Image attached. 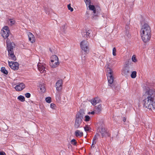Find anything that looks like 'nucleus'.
<instances>
[{
  "instance_id": "obj_38",
  "label": "nucleus",
  "mask_w": 155,
  "mask_h": 155,
  "mask_svg": "<svg viewBox=\"0 0 155 155\" xmlns=\"http://www.w3.org/2000/svg\"><path fill=\"white\" fill-rule=\"evenodd\" d=\"M116 50L115 48H114L113 49V54L114 56L116 55Z\"/></svg>"
},
{
  "instance_id": "obj_45",
  "label": "nucleus",
  "mask_w": 155,
  "mask_h": 155,
  "mask_svg": "<svg viewBox=\"0 0 155 155\" xmlns=\"http://www.w3.org/2000/svg\"><path fill=\"white\" fill-rule=\"evenodd\" d=\"M0 155H6L5 153L3 151H0Z\"/></svg>"
},
{
  "instance_id": "obj_12",
  "label": "nucleus",
  "mask_w": 155,
  "mask_h": 155,
  "mask_svg": "<svg viewBox=\"0 0 155 155\" xmlns=\"http://www.w3.org/2000/svg\"><path fill=\"white\" fill-rule=\"evenodd\" d=\"M7 49L8 52L13 51V48L15 47V45L13 42L8 43L7 42Z\"/></svg>"
},
{
  "instance_id": "obj_54",
  "label": "nucleus",
  "mask_w": 155,
  "mask_h": 155,
  "mask_svg": "<svg viewBox=\"0 0 155 155\" xmlns=\"http://www.w3.org/2000/svg\"><path fill=\"white\" fill-rule=\"evenodd\" d=\"M65 25H64V27H65Z\"/></svg>"
},
{
  "instance_id": "obj_50",
  "label": "nucleus",
  "mask_w": 155,
  "mask_h": 155,
  "mask_svg": "<svg viewBox=\"0 0 155 155\" xmlns=\"http://www.w3.org/2000/svg\"><path fill=\"white\" fill-rule=\"evenodd\" d=\"M155 101H154V105H153V110H155Z\"/></svg>"
},
{
  "instance_id": "obj_5",
  "label": "nucleus",
  "mask_w": 155,
  "mask_h": 155,
  "mask_svg": "<svg viewBox=\"0 0 155 155\" xmlns=\"http://www.w3.org/2000/svg\"><path fill=\"white\" fill-rule=\"evenodd\" d=\"M107 77L108 82L110 84H109V86L112 87V89L115 91H118L119 88V86L115 87L114 84H112L114 81V78L112 75H108L107 76Z\"/></svg>"
},
{
  "instance_id": "obj_43",
  "label": "nucleus",
  "mask_w": 155,
  "mask_h": 155,
  "mask_svg": "<svg viewBox=\"0 0 155 155\" xmlns=\"http://www.w3.org/2000/svg\"><path fill=\"white\" fill-rule=\"evenodd\" d=\"M45 10L46 14H49V12L48 10V8L46 7L45 8Z\"/></svg>"
},
{
  "instance_id": "obj_29",
  "label": "nucleus",
  "mask_w": 155,
  "mask_h": 155,
  "mask_svg": "<svg viewBox=\"0 0 155 155\" xmlns=\"http://www.w3.org/2000/svg\"><path fill=\"white\" fill-rule=\"evenodd\" d=\"M52 59L54 60L55 61H58V57L56 55H53L51 57Z\"/></svg>"
},
{
  "instance_id": "obj_31",
  "label": "nucleus",
  "mask_w": 155,
  "mask_h": 155,
  "mask_svg": "<svg viewBox=\"0 0 155 155\" xmlns=\"http://www.w3.org/2000/svg\"><path fill=\"white\" fill-rule=\"evenodd\" d=\"M99 136V134L98 133H96L93 137V140H95L98 139V137Z\"/></svg>"
},
{
  "instance_id": "obj_20",
  "label": "nucleus",
  "mask_w": 155,
  "mask_h": 155,
  "mask_svg": "<svg viewBox=\"0 0 155 155\" xmlns=\"http://www.w3.org/2000/svg\"><path fill=\"white\" fill-rule=\"evenodd\" d=\"M38 70L41 73H43L45 71V67L42 65L38 64Z\"/></svg>"
},
{
  "instance_id": "obj_42",
  "label": "nucleus",
  "mask_w": 155,
  "mask_h": 155,
  "mask_svg": "<svg viewBox=\"0 0 155 155\" xmlns=\"http://www.w3.org/2000/svg\"><path fill=\"white\" fill-rule=\"evenodd\" d=\"M55 106V104H54L51 103L50 104V107L52 109H54Z\"/></svg>"
},
{
  "instance_id": "obj_41",
  "label": "nucleus",
  "mask_w": 155,
  "mask_h": 155,
  "mask_svg": "<svg viewBox=\"0 0 155 155\" xmlns=\"http://www.w3.org/2000/svg\"><path fill=\"white\" fill-rule=\"evenodd\" d=\"M25 96L26 97L29 98L31 96V94L30 93H27L26 94H25Z\"/></svg>"
},
{
  "instance_id": "obj_52",
  "label": "nucleus",
  "mask_w": 155,
  "mask_h": 155,
  "mask_svg": "<svg viewBox=\"0 0 155 155\" xmlns=\"http://www.w3.org/2000/svg\"><path fill=\"white\" fill-rule=\"evenodd\" d=\"M94 147V145H92V144L91 146V147L93 148V147Z\"/></svg>"
},
{
  "instance_id": "obj_26",
  "label": "nucleus",
  "mask_w": 155,
  "mask_h": 155,
  "mask_svg": "<svg viewBox=\"0 0 155 155\" xmlns=\"http://www.w3.org/2000/svg\"><path fill=\"white\" fill-rule=\"evenodd\" d=\"M137 75V72L134 71H132L131 74V77L132 78H136Z\"/></svg>"
},
{
  "instance_id": "obj_53",
  "label": "nucleus",
  "mask_w": 155,
  "mask_h": 155,
  "mask_svg": "<svg viewBox=\"0 0 155 155\" xmlns=\"http://www.w3.org/2000/svg\"><path fill=\"white\" fill-rule=\"evenodd\" d=\"M49 50H50L51 52V51H52L51 50V48H49Z\"/></svg>"
},
{
  "instance_id": "obj_35",
  "label": "nucleus",
  "mask_w": 155,
  "mask_h": 155,
  "mask_svg": "<svg viewBox=\"0 0 155 155\" xmlns=\"http://www.w3.org/2000/svg\"><path fill=\"white\" fill-rule=\"evenodd\" d=\"M85 121H89L90 119V117L88 115H86L85 116Z\"/></svg>"
},
{
  "instance_id": "obj_27",
  "label": "nucleus",
  "mask_w": 155,
  "mask_h": 155,
  "mask_svg": "<svg viewBox=\"0 0 155 155\" xmlns=\"http://www.w3.org/2000/svg\"><path fill=\"white\" fill-rule=\"evenodd\" d=\"M107 72L109 75H113V71L110 68H107Z\"/></svg>"
},
{
  "instance_id": "obj_24",
  "label": "nucleus",
  "mask_w": 155,
  "mask_h": 155,
  "mask_svg": "<svg viewBox=\"0 0 155 155\" xmlns=\"http://www.w3.org/2000/svg\"><path fill=\"white\" fill-rule=\"evenodd\" d=\"M1 71L5 74H7L8 72L4 67H2L1 68Z\"/></svg>"
},
{
  "instance_id": "obj_37",
  "label": "nucleus",
  "mask_w": 155,
  "mask_h": 155,
  "mask_svg": "<svg viewBox=\"0 0 155 155\" xmlns=\"http://www.w3.org/2000/svg\"><path fill=\"white\" fill-rule=\"evenodd\" d=\"M125 35L128 38H129L130 37V35L129 34V32L128 31H125Z\"/></svg>"
},
{
  "instance_id": "obj_30",
  "label": "nucleus",
  "mask_w": 155,
  "mask_h": 155,
  "mask_svg": "<svg viewBox=\"0 0 155 155\" xmlns=\"http://www.w3.org/2000/svg\"><path fill=\"white\" fill-rule=\"evenodd\" d=\"M9 21L10 22V25H13L15 24V21L13 19H10Z\"/></svg>"
},
{
  "instance_id": "obj_7",
  "label": "nucleus",
  "mask_w": 155,
  "mask_h": 155,
  "mask_svg": "<svg viewBox=\"0 0 155 155\" xmlns=\"http://www.w3.org/2000/svg\"><path fill=\"white\" fill-rule=\"evenodd\" d=\"M8 65L10 67L14 70H17L19 68L18 63L14 61H8Z\"/></svg>"
},
{
  "instance_id": "obj_46",
  "label": "nucleus",
  "mask_w": 155,
  "mask_h": 155,
  "mask_svg": "<svg viewBox=\"0 0 155 155\" xmlns=\"http://www.w3.org/2000/svg\"><path fill=\"white\" fill-rule=\"evenodd\" d=\"M126 31H128L129 29V26L128 25H126L125 27Z\"/></svg>"
},
{
  "instance_id": "obj_15",
  "label": "nucleus",
  "mask_w": 155,
  "mask_h": 155,
  "mask_svg": "<svg viewBox=\"0 0 155 155\" xmlns=\"http://www.w3.org/2000/svg\"><path fill=\"white\" fill-rule=\"evenodd\" d=\"M29 40L32 43L34 42L35 41V38L33 34L30 32L28 33Z\"/></svg>"
},
{
  "instance_id": "obj_18",
  "label": "nucleus",
  "mask_w": 155,
  "mask_h": 155,
  "mask_svg": "<svg viewBox=\"0 0 155 155\" xmlns=\"http://www.w3.org/2000/svg\"><path fill=\"white\" fill-rule=\"evenodd\" d=\"M91 32V31L88 30L87 31H86V32H82L81 34L84 37L87 38L89 37V35H90Z\"/></svg>"
},
{
  "instance_id": "obj_23",
  "label": "nucleus",
  "mask_w": 155,
  "mask_h": 155,
  "mask_svg": "<svg viewBox=\"0 0 155 155\" xmlns=\"http://www.w3.org/2000/svg\"><path fill=\"white\" fill-rule=\"evenodd\" d=\"M39 87H40V89L41 93H44L45 92L46 89L45 88V86L44 85L40 84Z\"/></svg>"
},
{
  "instance_id": "obj_4",
  "label": "nucleus",
  "mask_w": 155,
  "mask_h": 155,
  "mask_svg": "<svg viewBox=\"0 0 155 155\" xmlns=\"http://www.w3.org/2000/svg\"><path fill=\"white\" fill-rule=\"evenodd\" d=\"M98 131L101 133L102 138H107L110 136L109 131L104 127L101 126L98 128Z\"/></svg>"
},
{
  "instance_id": "obj_3",
  "label": "nucleus",
  "mask_w": 155,
  "mask_h": 155,
  "mask_svg": "<svg viewBox=\"0 0 155 155\" xmlns=\"http://www.w3.org/2000/svg\"><path fill=\"white\" fill-rule=\"evenodd\" d=\"M84 115V113L83 110H80L77 114L74 124V127L76 129L81 127V124L83 121V119Z\"/></svg>"
},
{
  "instance_id": "obj_48",
  "label": "nucleus",
  "mask_w": 155,
  "mask_h": 155,
  "mask_svg": "<svg viewBox=\"0 0 155 155\" xmlns=\"http://www.w3.org/2000/svg\"><path fill=\"white\" fill-rule=\"evenodd\" d=\"M89 114H95V112L94 111H93L91 112H89L88 113Z\"/></svg>"
},
{
  "instance_id": "obj_11",
  "label": "nucleus",
  "mask_w": 155,
  "mask_h": 155,
  "mask_svg": "<svg viewBox=\"0 0 155 155\" xmlns=\"http://www.w3.org/2000/svg\"><path fill=\"white\" fill-rule=\"evenodd\" d=\"M25 87V84L23 83H18L15 87V89L17 91H20Z\"/></svg>"
},
{
  "instance_id": "obj_22",
  "label": "nucleus",
  "mask_w": 155,
  "mask_h": 155,
  "mask_svg": "<svg viewBox=\"0 0 155 155\" xmlns=\"http://www.w3.org/2000/svg\"><path fill=\"white\" fill-rule=\"evenodd\" d=\"M58 91V92L56 93V98L57 100H58L60 101L61 100V94Z\"/></svg>"
},
{
  "instance_id": "obj_36",
  "label": "nucleus",
  "mask_w": 155,
  "mask_h": 155,
  "mask_svg": "<svg viewBox=\"0 0 155 155\" xmlns=\"http://www.w3.org/2000/svg\"><path fill=\"white\" fill-rule=\"evenodd\" d=\"M71 143L74 145H75L77 144V142L76 141V140L74 139L72 140L71 141Z\"/></svg>"
},
{
  "instance_id": "obj_16",
  "label": "nucleus",
  "mask_w": 155,
  "mask_h": 155,
  "mask_svg": "<svg viewBox=\"0 0 155 155\" xmlns=\"http://www.w3.org/2000/svg\"><path fill=\"white\" fill-rule=\"evenodd\" d=\"M102 110V107L101 104H99L95 107V112L97 114L100 113Z\"/></svg>"
},
{
  "instance_id": "obj_6",
  "label": "nucleus",
  "mask_w": 155,
  "mask_h": 155,
  "mask_svg": "<svg viewBox=\"0 0 155 155\" xmlns=\"http://www.w3.org/2000/svg\"><path fill=\"white\" fill-rule=\"evenodd\" d=\"M2 36L4 38H6L8 36L9 34V29L7 26H5L3 28L1 31Z\"/></svg>"
},
{
  "instance_id": "obj_1",
  "label": "nucleus",
  "mask_w": 155,
  "mask_h": 155,
  "mask_svg": "<svg viewBox=\"0 0 155 155\" xmlns=\"http://www.w3.org/2000/svg\"><path fill=\"white\" fill-rule=\"evenodd\" d=\"M143 104L144 107L150 110H153L154 101L155 99V91L152 89L148 88L143 96Z\"/></svg>"
},
{
  "instance_id": "obj_40",
  "label": "nucleus",
  "mask_w": 155,
  "mask_h": 155,
  "mask_svg": "<svg viewBox=\"0 0 155 155\" xmlns=\"http://www.w3.org/2000/svg\"><path fill=\"white\" fill-rule=\"evenodd\" d=\"M132 61L134 62H135L137 61L136 58L134 55L133 56L132 58Z\"/></svg>"
},
{
  "instance_id": "obj_47",
  "label": "nucleus",
  "mask_w": 155,
  "mask_h": 155,
  "mask_svg": "<svg viewBox=\"0 0 155 155\" xmlns=\"http://www.w3.org/2000/svg\"><path fill=\"white\" fill-rule=\"evenodd\" d=\"M96 143V141H95V140H92V145H94V144H95Z\"/></svg>"
},
{
  "instance_id": "obj_34",
  "label": "nucleus",
  "mask_w": 155,
  "mask_h": 155,
  "mask_svg": "<svg viewBox=\"0 0 155 155\" xmlns=\"http://www.w3.org/2000/svg\"><path fill=\"white\" fill-rule=\"evenodd\" d=\"M68 10H70L71 12L73 11V8L71 7L70 4H69L68 5Z\"/></svg>"
},
{
  "instance_id": "obj_9",
  "label": "nucleus",
  "mask_w": 155,
  "mask_h": 155,
  "mask_svg": "<svg viewBox=\"0 0 155 155\" xmlns=\"http://www.w3.org/2000/svg\"><path fill=\"white\" fill-rule=\"evenodd\" d=\"M81 47L82 50L85 52H87L88 49V44L87 41L86 40L82 41L80 43Z\"/></svg>"
},
{
  "instance_id": "obj_14",
  "label": "nucleus",
  "mask_w": 155,
  "mask_h": 155,
  "mask_svg": "<svg viewBox=\"0 0 155 155\" xmlns=\"http://www.w3.org/2000/svg\"><path fill=\"white\" fill-rule=\"evenodd\" d=\"M59 64V62L58 61H55L51 59V62L50 63V65L51 67L52 68H54L56 67Z\"/></svg>"
},
{
  "instance_id": "obj_21",
  "label": "nucleus",
  "mask_w": 155,
  "mask_h": 155,
  "mask_svg": "<svg viewBox=\"0 0 155 155\" xmlns=\"http://www.w3.org/2000/svg\"><path fill=\"white\" fill-rule=\"evenodd\" d=\"M75 135L77 137H81L83 135V133L81 132L79 130H77L75 132Z\"/></svg>"
},
{
  "instance_id": "obj_25",
  "label": "nucleus",
  "mask_w": 155,
  "mask_h": 155,
  "mask_svg": "<svg viewBox=\"0 0 155 155\" xmlns=\"http://www.w3.org/2000/svg\"><path fill=\"white\" fill-rule=\"evenodd\" d=\"M18 99L21 102H24L25 101V97L22 95H20L18 97Z\"/></svg>"
},
{
  "instance_id": "obj_32",
  "label": "nucleus",
  "mask_w": 155,
  "mask_h": 155,
  "mask_svg": "<svg viewBox=\"0 0 155 155\" xmlns=\"http://www.w3.org/2000/svg\"><path fill=\"white\" fill-rule=\"evenodd\" d=\"M51 98L50 97H48L45 98V101L48 103H50L51 102Z\"/></svg>"
},
{
  "instance_id": "obj_44",
  "label": "nucleus",
  "mask_w": 155,
  "mask_h": 155,
  "mask_svg": "<svg viewBox=\"0 0 155 155\" xmlns=\"http://www.w3.org/2000/svg\"><path fill=\"white\" fill-rule=\"evenodd\" d=\"M100 15H101L104 18L106 16V15L104 13H101Z\"/></svg>"
},
{
  "instance_id": "obj_51",
  "label": "nucleus",
  "mask_w": 155,
  "mask_h": 155,
  "mask_svg": "<svg viewBox=\"0 0 155 155\" xmlns=\"http://www.w3.org/2000/svg\"><path fill=\"white\" fill-rule=\"evenodd\" d=\"M37 37L38 38H40V37L41 35L40 34H38V35L37 34Z\"/></svg>"
},
{
  "instance_id": "obj_17",
  "label": "nucleus",
  "mask_w": 155,
  "mask_h": 155,
  "mask_svg": "<svg viewBox=\"0 0 155 155\" xmlns=\"http://www.w3.org/2000/svg\"><path fill=\"white\" fill-rule=\"evenodd\" d=\"M100 100L97 97H95L93 100L90 101V102L93 105H95L97 103H99Z\"/></svg>"
},
{
  "instance_id": "obj_39",
  "label": "nucleus",
  "mask_w": 155,
  "mask_h": 155,
  "mask_svg": "<svg viewBox=\"0 0 155 155\" xmlns=\"http://www.w3.org/2000/svg\"><path fill=\"white\" fill-rule=\"evenodd\" d=\"M84 2H85L86 5H87L90 4L91 3V0H84Z\"/></svg>"
},
{
  "instance_id": "obj_49",
  "label": "nucleus",
  "mask_w": 155,
  "mask_h": 155,
  "mask_svg": "<svg viewBox=\"0 0 155 155\" xmlns=\"http://www.w3.org/2000/svg\"><path fill=\"white\" fill-rule=\"evenodd\" d=\"M126 120V118H125V117H124L123 118V121L124 122H125Z\"/></svg>"
},
{
  "instance_id": "obj_13",
  "label": "nucleus",
  "mask_w": 155,
  "mask_h": 155,
  "mask_svg": "<svg viewBox=\"0 0 155 155\" xmlns=\"http://www.w3.org/2000/svg\"><path fill=\"white\" fill-rule=\"evenodd\" d=\"M122 73L123 75L126 77L130 73V71L128 67L125 66L124 68L122 71Z\"/></svg>"
},
{
  "instance_id": "obj_10",
  "label": "nucleus",
  "mask_w": 155,
  "mask_h": 155,
  "mask_svg": "<svg viewBox=\"0 0 155 155\" xmlns=\"http://www.w3.org/2000/svg\"><path fill=\"white\" fill-rule=\"evenodd\" d=\"M63 81L61 79L57 81L56 83V89L58 91H60L62 87Z\"/></svg>"
},
{
  "instance_id": "obj_19",
  "label": "nucleus",
  "mask_w": 155,
  "mask_h": 155,
  "mask_svg": "<svg viewBox=\"0 0 155 155\" xmlns=\"http://www.w3.org/2000/svg\"><path fill=\"white\" fill-rule=\"evenodd\" d=\"M8 53L9 57L12 60L14 61L16 60V57L14 54V51L8 52Z\"/></svg>"
},
{
  "instance_id": "obj_8",
  "label": "nucleus",
  "mask_w": 155,
  "mask_h": 155,
  "mask_svg": "<svg viewBox=\"0 0 155 155\" xmlns=\"http://www.w3.org/2000/svg\"><path fill=\"white\" fill-rule=\"evenodd\" d=\"M101 12V9L99 6H96L94 11V14L93 15V18L96 19V17H98L100 15Z\"/></svg>"
},
{
  "instance_id": "obj_33",
  "label": "nucleus",
  "mask_w": 155,
  "mask_h": 155,
  "mask_svg": "<svg viewBox=\"0 0 155 155\" xmlns=\"http://www.w3.org/2000/svg\"><path fill=\"white\" fill-rule=\"evenodd\" d=\"M84 130L86 132L88 131L89 130V127L88 125H86L84 127Z\"/></svg>"
},
{
  "instance_id": "obj_2",
  "label": "nucleus",
  "mask_w": 155,
  "mask_h": 155,
  "mask_svg": "<svg viewBox=\"0 0 155 155\" xmlns=\"http://www.w3.org/2000/svg\"><path fill=\"white\" fill-rule=\"evenodd\" d=\"M141 38L144 42L146 43L150 40L151 35V29L149 25L145 23L142 26L140 30Z\"/></svg>"
},
{
  "instance_id": "obj_28",
  "label": "nucleus",
  "mask_w": 155,
  "mask_h": 155,
  "mask_svg": "<svg viewBox=\"0 0 155 155\" xmlns=\"http://www.w3.org/2000/svg\"><path fill=\"white\" fill-rule=\"evenodd\" d=\"M88 7L89 8V9L92 10L93 11V12L94 13V11L95 7L93 5H91L90 4H89Z\"/></svg>"
}]
</instances>
